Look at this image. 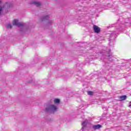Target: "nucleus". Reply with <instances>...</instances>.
<instances>
[{"instance_id":"1","label":"nucleus","mask_w":131,"mask_h":131,"mask_svg":"<svg viewBox=\"0 0 131 131\" xmlns=\"http://www.w3.org/2000/svg\"><path fill=\"white\" fill-rule=\"evenodd\" d=\"M12 25L15 26H18V27H20V31L21 32H24L27 28H26V24H23L22 23H18V19H14L12 23Z\"/></svg>"},{"instance_id":"2","label":"nucleus","mask_w":131,"mask_h":131,"mask_svg":"<svg viewBox=\"0 0 131 131\" xmlns=\"http://www.w3.org/2000/svg\"><path fill=\"white\" fill-rule=\"evenodd\" d=\"M57 110L58 108L54 105H50L45 108L46 112H49L50 113H55V112H57Z\"/></svg>"},{"instance_id":"3","label":"nucleus","mask_w":131,"mask_h":131,"mask_svg":"<svg viewBox=\"0 0 131 131\" xmlns=\"http://www.w3.org/2000/svg\"><path fill=\"white\" fill-rule=\"evenodd\" d=\"M104 58H105V59H108L110 60V62L112 61V54H111L110 50L103 53L102 59H104Z\"/></svg>"},{"instance_id":"4","label":"nucleus","mask_w":131,"mask_h":131,"mask_svg":"<svg viewBox=\"0 0 131 131\" xmlns=\"http://www.w3.org/2000/svg\"><path fill=\"white\" fill-rule=\"evenodd\" d=\"M93 30L95 33H100L101 31V29L96 25H93Z\"/></svg>"},{"instance_id":"5","label":"nucleus","mask_w":131,"mask_h":131,"mask_svg":"<svg viewBox=\"0 0 131 131\" xmlns=\"http://www.w3.org/2000/svg\"><path fill=\"white\" fill-rule=\"evenodd\" d=\"M49 18H50V15H43L40 17V20L41 22H43L45 21H48V20H49Z\"/></svg>"},{"instance_id":"6","label":"nucleus","mask_w":131,"mask_h":131,"mask_svg":"<svg viewBox=\"0 0 131 131\" xmlns=\"http://www.w3.org/2000/svg\"><path fill=\"white\" fill-rule=\"evenodd\" d=\"M30 4L31 5H34V6H36V7H40V6H41V3L36 1H33Z\"/></svg>"},{"instance_id":"7","label":"nucleus","mask_w":131,"mask_h":131,"mask_svg":"<svg viewBox=\"0 0 131 131\" xmlns=\"http://www.w3.org/2000/svg\"><path fill=\"white\" fill-rule=\"evenodd\" d=\"M101 127H102V125L100 124L94 125L92 126V128H93V129H99V128H101Z\"/></svg>"},{"instance_id":"8","label":"nucleus","mask_w":131,"mask_h":131,"mask_svg":"<svg viewBox=\"0 0 131 131\" xmlns=\"http://www.w3.org/2000/svg\"><path fill=\"white\" fill-rule=\"evenodd\" d=\"M5 7H6L7 9H9V8H12L13 7V4L11 3H6Z\"/></svg>"},{"instance_id":"9","label":"nucleus","mask_w":131,"mask_h":131,"mask_svg":"<svg viewBox=\"0 0 131 131\" xmlns=\"http://www.w3.org/2000/svg\"><path fill=\"white\" fill-rule=\"evenodd\" d=\"M127 96L126 95H123L121 96H120L119 99L120 101H124V100H126Z\"/></svg>"},{"instance_id":"10","label":"nucleus","mask_w":131,"mask_h":131,"mask_svg":"<svg viewBox=\"0 0 131 131\" xmlns=\"http://www.w3.org/2000/svg\"><path fill=\"white\" fill-rule=\"evenodd\" d=\"M86 124H87V122L85 121L82 123V125L83 127H82L81 129L82 131H83V127L86 126Z\"/></svg>"},{"instance_id":"11","label":"nucleus","mask_w":131,"mask_h":131,"mask_svg":"<svg viewBox=\"0 0 131 131\" xmlns=\"http://www.w3.org/2000/svg\"><path fill=\"white\" fill-rule=\"evenodd\" d=\"M53 24V22L51 20H48L46 24V26H51Z\"/></svg>"},{"instance_id":"12","label":"nucleus","mask_w":131,"mask_h":131,"mask_svg":"<svg viewBox=\"0 0 131 131\" xmlns=\"http://www.w3.org/2000/svg\"><path fill=\"white\" fill-rule=\"evenodd\" d=\"M54 103H55V104H59V103H60V99H55L54 100Z\"/></svg>"},{"instance_id":"13","label":"nucleus","mask_w":131,"mask_h":131,"mask_svg":"<svg viewBox=\"0 0 131 131\" xmlns=\"http://www.w3.org/2000/svg\"><path fill=\"white\" fill-rule=\"evenodd\" d=\"M88 95H89V96H93V95H94V92H93V91H88Z\"/></svg>"},{"instance_id":"14","label":"nucleus","mask_w":131,"mask_h":131,"mask_svg":"<svg viewBox=\"0 0 131 131\" xmlns=\"http://www.w3.org/2000/svg\"><path fill=\"white\" fill-rule=\"evenodd\" d=\"M6 27L7 28H10V29L12 28V25L9 24H8L7 26H6Z\"/></svg>"},{"instance_id":"15","label":"nucleus","mask_w":131,"mask_h":131,"mask_svg":"<svg viewBox=\"0 0 131 131\" xmlns=\"http://www.w3.org/2000/svg\"><path fill=\"white\" fill-rule=\"evenodd\" d=\"M118 24H116L112 25V27H118Z\"/></svg>"},{"instance_id":"16","label":"nucleus","mask_w":131,"mask_h":131,"mask_svg":"<svg viewBox=\"0 0 131 131\" xmlns=\"http://www.w3.org/2000/svg\"><path fill=\"white\" fill-rule=\"evenodd\" d=\"M128 107H129L130 108H131V101L129 102V105Z\"/></svg>"},{"instance_id":"17","label":"nucleus","mask_w":131,"mask_h":131,"mask_svg":"<svg viewBox=\"0 0 131 131\" xmlns=\"http://www.w3.org/2000/svg\"><path fill=\"white\" fill-rule=\"evenodd\" d=\"M117 29H119V28H117Z\"/></svg>"}]
</instances>
